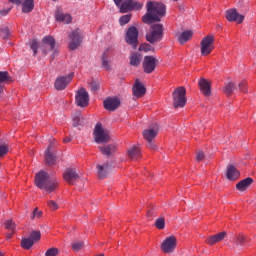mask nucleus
Instances as JSON below:
<instances>
[{
    "label": "nucleus",
    "instance_id": "1",
    "mask_svg": "<svg viewBox=\"0 0 256 256\" xmlns=\"http://www.w3.org/2000/svg\"><path fill=\"white\" fill-rule=\"evenodd\" d=\"M147 13L142 16V23L145 25H151L153 23H159L162 17H165L167 7L163 3L149 1L146 4Z\"/></svg>",
    "mask_w": 256,
    "mask_h": 256
},
{
    "label": "nucleus",
    "instance_id": "2",
    "mask_svg": "<svg viewBox=\"0 0 256 256\" xmlns=\"http://www.w3.org/2000/svg\"><path fill=\"white\" fill-rule=\"evenodd\" d=\"M34 183L38 189L46 192V195H49L59 187V181L45 170H40L35 174Z\"/></svg>",
    "mask_w": 256,
    "mask_h": 256
},
{
    "label": "nucleus",
    "instance_id": "3",
    "mask_svg": "<svg viewBox=\"0 0 256 256\" xmlns=\"http://www.w3.org/2000/svg\"><path fill=\"white\" fill-rule=\"evenodd\" d=\"M163 40V24H152L149 32L146 34V41L154 45Z\"/></svg>",
    "mask_w": 256,
    "mask_h": 256
},
{
    "label": "nucleus",
    "instance_id": "4",
    "mask_svg": "<svg viewBox=\"0 0 256 256\" xmlns=\"http://www.w3.org/2000/svg\"><path fill=\"white\" fill-rule=\"evenodd\" d=\"M173 95V107L174 109L183 108L187 105V90L185 87L180 86L174 90Z\"/></svg>",
    "mask_w": 256,
    "mask_h": 256
},
{
    "label": "nucleus",
    "instance_id": "5",
    "mask_svg": "<svg viewBox=\"0 0 256 256\" xmlns=\"http://www.w3.org/2000/svg\"><path fill=\"white\" fill-rule=\"evenodd\" d=\"M94 141L98 144H105L111 141V136H109V132L103 128V124L97 123L94 128Z\"/></svg>",
    "mask_w": 256,
    "mask_h": 256
},
{
    "label": "nucleus",
    "instance_id": "6",
    "mask_svg": "<svg viewBox=\"0 0 256 256\" xmlns=\"http://www.w3.org/2000/svg\"><path fill=\"white\" fill-rule=\"evenodd\" d=\"M69 50L70 51H75V49H79L81 47V44L83 43V33L81 32V29H76L72 31L69 34Z\"/></svg>",
    "mask_w": 256,
    "mask_h": 256
},
{
    "label": "nucleus",
    "instance_id": "7",
    "mask_svg": "<svg viewBox=\"0 0 256 256\" xmlns=\"http://www.w3.org/2000/svg\"><path fill=\"white\" fill-rule=\"evenodd\" d=\"M113 169V164L107 161H100L96 164V175L98 179H107L111 170Z\"/></svg>",
    "mask_w": 256,
    "mask_h": 256
},
{
    "label": "nucleus",
    "instance_id": "8",
    "mask_svg": "<svg viewBox=\"0 0 256 256\" xmlns=\"http://www.w3.org/2000/svg\"><path fill=\"white\" fill-rule=\"evenodd\" d=\"M125 41L128 45H131L133 49H137V45H139V30L137 27L131 26L128 28Z\"/></svg>",
    "mask_w": 256,
    "mask_h": 256
},
{
    "label": "nucleus",
    "instance_id": "9",
    "mask_svg": "<svg viewBox=\"0 0 256 256\" xmlns=\"http://www.w3.org/2000/svg\"><path fill=\"white\" fill-rule=\"evenodd\" d=\"M213 43H215V38L213 35H208L201 40L200 47L201 55H203V57H207V55H210V53L213 51Z\"/></svg>",
    "mask_w": 256,
    "mask_h": 256
},
{
    "label": "nucleus",
    "instance_id": "10",
    "mask_svg": "<svg viewBox=\"0 0 256 256\" xmlns=\"http://www.w3.org/2000/svg\"><path fill=\"white\" fill-rule=\"evenodd\" d=\"M175 247H177V238L175 236L166 237L161 244L163 253H173Z\"/></svg>",
    "mask_w": 256,
    "mask_h": 256
},
{
    "label": "nucleus",
    "instance_id": "11",
    "mask_svg": "<svg viewBox=\"0 0 256 256\" xmlns=\"http://www.w3.org/2000/svg\"><path fill=\"white\" fill-rule=\"evenodd\" d=\"M144 73H153L157 67V59L153 56H145L142 63Z\"/></svg>",
    "mask_w": 256,
    "mask_h": 256
},
{
    "label": "nucleus",
    "instance_id": "12",
    "mask_svg": "<svg viewBox=\"0 0 256 256\" xmlns=\"http://www.w3.org/2000/svg\"><path fill=\"white\" fill-rule=\"evenodd\" d=\"M70 81H73V73H70L66 76H59L56 78V81L54 83L55 89L57 91H63L67 88Z\"/></svg>",
    "mask_w": 256,
    "mask_h": 256
},
{
    "label": "nucleus",
    "instance_id": "13",
    "mask_svg": "<svg viewBox=\"0 0 256 256\" xmlns=\"http://www.w3.org/2000/svg\"><path fill=\"white\" fill-rule=\"evenodd\" d=\"M159 130L155 128H149L143 131V137L148 141V149H157V146L153 143V139L157 137Z\"/></svg>",
    "mask_w": 256,
    "mask_h": 256
},
{
    "label": "nucleus",
    "instance_id": "14",
    "mask_svg": "<svg viewBox=\"0 0 256 256\" xmlns=\"http://www.w3.org/2000/svg\"><path fill=\"white\" fill-rule=\"evenodd\" d=\"M55 43V38L53 36H45L42 39V45L40 46L43 55H47L49 51H53L55 49Z\"/></svg>",
    "mask_w": 256,
    "mask_h": 256
},
{
    "label": "nucleus",
    "instance_id": "15",
    "mask_svg": "<svg viewBox=\"0 0 256 256\" xmlns=\"http://www.w3.org/2000/svg\"><path fill=\"white\" fill-rule=\"evenodd\" d=\"M76 105L78 107H87L89 105V92L85 88L78 90L76 94Z\"/></svg>",
    "mask_w": 256,
    "mask_h": 256
},
{
    "label": "nucleus",
    "instance_id": "16",
    "mask_svg": "<svg viewBox=\"0 0 256 256\" xmlns=\"http://www.w3.org/2000/svg\"><path fill=\"white\" fill-rule=\"evenodd\" d=\"M226 19L227 21H230V23L236 22L241 24L243 21H245V16L239 14L237 9H229L226 11Z\"/></svg>",
    "mask_w": 256,
    "mask_h": 256
},
{
    "label": "nucleus",
    "instance_id": "17",
    "mask_svg": "<svg viewBox=\"0 0 256 256\" xmlns=\"http://www.w3.org/2000/svg\"><path fill=\"white\" fill-rule=\"evenodd\" d=\"M121 105V100L119 98H107L104 100V108L107 111H116V109H119Z\"/></svg>",
    "mask_w": 256,
    "mask_h": 256
},
{
    "label": "nucleus",
    "instance_id": "18",
    "mask_svg": "<svg viewBox=\"0 0 256 256\" xmlns=\"http://www.w3.org/2000/svg\"><path fill=\"white\" fill-rule=\"evenodd\" d=\"M134 97H143L147 93V89H145V86L139 79L135 80V84L132 88Z\"/></svg>",
    "mask_w": 256,
    "mask_h": 256
},
{
    "label": "nucleus",
    "instance_id": "19",
    "mask_svg": "<svg viewBox=\"0 0 256 256\" xmlns=\"http://www.w3.org/2000/svg\"><path fill=\"white\" fill-rule=\"evenodd\" d=\"M241 173L237 170V167L229 164L227 166V170H226V179H228V181H237V179H239Z\"/></svg>",
    "mask_w": 256,
    "mask_h": 256
},
{
    "label": "nucleus",
    "instance_id": "20",
    "mask_svg": "<svg viewBox=\"0 0 256 256\" xmlns=\"http://www.w3.org/2000/svg\"><path fill=\"white\" fill-rule=\"evenodd\" d=\"M55 19L56 21H59L60 23H65L66 25H69V23L73 21L71 14H64L59 8L55 12Z\"/></svg>",
    "mask_w": 256,
    "mask_h": 256
},
{
    "label": "nucleus",
    "instance_id": "21",
    "mask_svg": "<svg viewBox=\"0 0 256 256\" xmlns=\"http://www.w3.org/2000/svg\"><path fill=\"white\" fill-rule=\"evenodd\" d=\"M63 177L67 183H73V181H77V179H79V174H77L75 168L70 167L65 170Z\"/></svg>",
    "mask_w": 256,
    "mask_h": 256
},
{
    "label": "nucleus",
    "instance_id": "22",
    "mask_svg": "<svg viewBox=\"0 0 256 256\" xmlns=\"http://www.w3.org/2000/svg\"><path fill=\"white\" fill-rule=\"evenodd\" d=\"M199 88L200 91L203 93L204 97H209L211 95V83L207 81V79L202 78L199 80Z\"/></svg>",
    "mask_w": 256,
    "mask_h": 256
},
{
    "label": "nucleus",
    "instance_id": "23",
    "mask_svg": "<svg viewBox=\"0 0 256 256\" xmlns=\"http://www.w3.org/2000/svg\"><path fill=\"white\" fill-rule=\"evenodd\" d=\"M225 237H227V232L223 231L216 235L209 236L208 239H206V243L207 245H215L221 243Z\"/></svg>",
    "mask_w": 256,
    "mask_h": 256
},
{
    "label": "nucleus",
    "instance_id": "24",
    "mask_svg": "<svg viewBox=\"0 0 256 256\" xmlns=\"http://www.w3.org/2000/svg\"><path fill=\"white\" fill-rule=\"evenodd\" d=\"M102 67L106 71H111V50L109 48L102 54Z\"/></svg>",
    "mask_w": 256,
    "mask_h": 256
},
{
    "label": "nucleus",
    "instance_id": "25",
    "mask_svg": "<svg viewBox=\"0 0 256 256\" xmlns=\"http://www.w3.org/2000/svg\"><path fill=\"white\" fill-rule=\"evenodd\" d=\"M45 159H46V161H57V160L61 159V157H59V153H57V151H55L53 146L50 145V146H48V148L45 151Z\"/></svg>",
    "mask_w": 256,
    "mask_h": 256
},
{
    "label": "nucleus",
    "instance_id": "26",
    "mask_svg": "<svg viewBox=\"0 0 256 256\" xmlns=\"http://www.w3.org/2000/svg\"><path fill=\"white\" fill-rule=\"evenodd\" d=\"M251 185H253V178L248 177L238 182L236 184V189L243 193L248 187H251Z\"/></svg>",
    "mask_w": 256,
    "mask_h": 256
},
{
    "label": "nucleus",
    "instance_id": "27",
    "mask_svg": "<svg viewBox=\"0 0 256 256\" xmlns=\"http://www.w3.org/2000/svg\"><path fill=\"white\" fill-rule=\"evenodd\" d=\"M99 150L101 151L102 155H106V157H111L117 151V146L115 144H109L107 146H100Z\"/></svg>",
    "mask_w": 256,
    "mask_h": 256
},
{
    "label": "nucleus",
    "instance_id": "28",
    "mask_svg": "<svg viewBox=\"0 0 256 256\" xmlns=\"http://www.w3.org/2000/svg\"><path fill=\"white\" fill-rule=\"evenodd\" d=\"M142 60H143V56L138 52H133L130 55V65L132 67H139L141 65Z\"/></svg>",
    "mask_w": 256,
    "mask_h": 256
},
{
    "label": "nucleus",
    "instance_id": "29",
    "mask_svg": "<svg viewBox=\"0 0 256 256\" xmlns=\"http://www.w3.org/2000/svg\"><path fill=\"white\" fill-rule=\"evenodd\" d=\"M22 12L23 13H31L33 9H35V2L34 0H24L22 3Z\"/></svg>",
    "mask_w": 256,
    "mask_h": 256
},
{
    "label": "nucleus",
    "instance_id": "30",
    "mask_svg": "<svg viewBox=\"0 0 256 256\" xmlns=\"http://www.w3.org/2000/svg\"><path fill=\"white\" fill-rule=\"evenodd\" d=\"M72 121H73V127H83V125H85V117H83L81 112H77L73 116Z\"/></svg>",
    "mask_w": 256,
    "mask_h": 256
},
{
    "label": "nucleus",
    "instance_id": "31",
    "mask_svg": "<svg viewBox=\"0 0 256 256\" xmlns=\"http://www.w3.org/2000/svg\"><path fill=\"white\" fill-rule=\"evenodd\" d=\"M191 37H193V31L187 30L182 32V34L178 37L179 44L185 45V43H187Z\"/></svg>",
    "mask_w": 256,
    "mask_h": 256
},
{
    "label": "nucleus",
    "instance_id": "32",
    "mask_svg": "<svg viewBox=\"0 0 256 256\" xmlns=\"http://www.w3.org/2000/svg\"><path fill=\"white\" fill-rule=\"evenodd\" d=\"M11 81V76H9V72L2 71L0 72V95L3 93V84L9 83Z\"/></svg>",
    "mask_w": 256,
    "mask_h": 256
},
{
    "label": "nucleus",
    "instance_id": "33",
    "mask_svg": "<svg viewBox=\"0 0 256 256\" xmlns=\"http://www.w3.org/2000/svg\"><path fill=\"white\" fill-rule=\"evenodd\" d=\"M119 8L120 13H129L133 9V0H125Z\"/></svg>",
    "mask_w": 256,
    "mask_h": 256
},
{
    "label": "nucleus",
    "instance_id": "34",
    "mask_svg": "<svg viewBox=\"0 0 256 256\" xmlns=\"http://www.w3.org/2000/svg\"><path fill=\"white\" fill-rule=\"evenodd\" d=\"M128 157L130 159H141V150L137 146H133L128 150Z\"/></svg>",
    "mask_w": 256,
    "mask_h": 256
},
{
    "label": "nucleus",
    "instance_id": "35",
    "mask_svg": "<svg viewBox=\"0 0 256 256\" xmlns=\"http://www.w3.org/2000/svg\"><path fill=\"white\" fill-rule=\"evenodd\" d=\"M247 243V238L243 234H238L233 240L234 247H243Z\"/></svg>",
    "mask_w": 256,
    "mask_h": 256
},
{
    "label": "nucleus",
    "instance_id": "36",
    "mask_svg": "<svg viewBox=\"0 0 256 256\" xmlns=\"http://www.w3.org/2000/svg\"><path fill=\"white\" fill-rule=\"evenodd\" d=\"M234 91H237V86L233 82H228L224 87L225 95H227V97H231Z\"/></svg>",
    "mask_w": 256,
    "mask_h": 256
},
{
    "label": "nucleus",
    "instance_id": "37",
    "mask_svg": "<svg viewBox=\"0 0 256 256\" xmlns=\"http://www.w3.org/2000/svg\"><path fill=\"white\" fill-rule=\"evenodd\" d=\"M33 245H35V241H33V239L29 238H22L21 240V247L23 249H31V247H33Z\"/></svg>",
    "mask_w": 256,
    "mask_h": 256
},
{
    "label": "nucleus",
    "instance_id": "38",
    "mask_svg": "<svg viewBox=\"0 0 256 256\" xmlns=\"http://www.w3.org/2000/svg\"><path fill=\"white\" fill-rule=\"evenodd\" d=\"M11 35V30L9 27L0 28V37L2 39H8V37Z\"/></svg>",
    "mask_w": 256,
    "mask_h": 256
},
{
    "label": "nucleus",
    "instance_id": "39",
    "mask_svg": "<svg viewBox=\"0 0 256 256\" xmlns=\"http://www.w3.org/2000/svg\"><path fill=\"white\" fill-rule=\"evenodd\" d=\"M9 153V146L7 144H0V159Z\"/></svg>",
    "mask_w": 256,
    "mask_h": 256
},
{
    "label": "nucleus",
    "instance_id": "40",
    "mask_svg": "<svg viewBox=\"0 0 256 256\" xmlns=\"http://www.w3.org/2000/svg\"><path fill=\"white\" fill-rule=\"evenodd\" d=\"M139 51H144V53H147L149 51H155V49L153 48V46H151V44L144 43L139 46Z\"/></svg>",
    "mask_w": 256,
    "mask_h": 256
},
{
    "label": "nucleus",
    "instance_id": "41",
    "mask_svg": "<svg viewBox=\"0 0 256 256\" xmlns=\"http://www.w3.org/2000/svg\"><path fill=\"white\" fill-rule=\"evenodd\" d=\"M131 21V14H126L124 16H121L119 19L120 25H127Z\"/></svg>",
    "mask_w": 256,
    "mask_h": 256
},
{
    "label": "nucleus",
    "instance_id": "42",
    "mask_svg": "<svg viewBox=\"0 0 256 256\" xmlns=\"http://www.w3.org/2000/svg\"><path fill=\"white\" fill-rule=\"evenodd\" d=\"M59 255V249L52 247L45 252V256H57Z\"/></svg>",
    "mask_w": 256,
    "mask_h": 256
},
{
    "label": "nucleus",
    "instance_id": "43",
    "mask_svg": "<svg viewBox=\"0 0 256 256\" xmlns=\"http://www.w3.org/2000/svg\"><path fill=\"white\" fill-rule=\"evenodd\" d=\"M156 229H165V218H158L155 222Z\"/></svg>",
    "mask_w": 256,
    "mask_h": 256
},
{
    "label": "nucleus",
    "instance_id": "44",
    "mask_svg": "<svg viewBox=\"0 0 256 256\" xmlns=\"http://www.w3.org/2000/svg\"><path fill=\"white\" fill-rule=\"evenodd\" d=\"M32 241H39L41 239V232L40 231H32L29 236Z\"/></svg>",
    "mask_w": 256,
    "mask_h": 256
},
{
    "label": "nucleus",
    "instance_id": "45",
    "mask_svg": "<svg viewBox=\"0 0 256 256\" xmlns=\"http://www.w3.org/2000/svg\"><path fill=\"white\" fill-rule=\"evenodd\" d=\"M85 247V244L81 241L72 243V249L73 251H81Z\"/></svg>",
    "mask_w": 256,
    "mask_h": 256
},
{
    "label": "nucleus",
    "instance_id": "46",
    "mask_svg": "<svg viewBox=\"0 0 256 256\" xmlns=\"http://www.w3.org/2000/svg\"><path fill=\"white\" fill-rule=\"evenodd\" d=\"M5 229H9L10 231H15V223L13 220H8L4 223Z\"/></svg>",
    "mask_w": 256,
    "mask_h": 256
},
{
    "label": "nucleus",
    "instance_id": "47",
    "mask_svg": "<svg viewBox=\"0 0 256 256\" xmlns=\"http://www.w3.org/2000/svg\"><path fill=\"white\" fill-rule=\"evenodd\" d=\"M31 49L33 51L34 56L37 55V50L39 49V42H37V40L32 41Z\"/></svg>",
    "mask_w": 256,
    "mask_h": 256
},
{
    "label": "nucleus",
    "instance_id": "48",
    "mask_svg": "<svg viewBox=\"0 0 256 256\" xmlns=\"http://www.w3.org/2000/svg\"><path fill=\"white\" fill-rule=\"evenodd\" d=\"M196 159H197V161H203V159H211V157H209V156H207V155H205L204 153H203V151H199L198 153H197V155H196Z\"/></svg>",
    "mask_w": 256,
    "mask_h": 256
},
{
    "label": "nucleus",
    "instance_id": "49",
    "mask_svg": "<svg viewBox=\"0 0 256 256\" xmlns=\"http://www.w3.org/2000/svg\"><path fill=\"white\" fill-rule=\"evenodd\" d=\"M238 87H239V90L242 92V93H247V82L245 80H243L242 82H240L238 84Z\"/></svg>",
    "mask_w": 256,
    "mask_h": 256
},
{
    "label": "nucleus",
    "instance_id": "50",
    "mask_svg": "<svg viewBox=\"0 0 256 256\" xmlns=\"http://www.w3.org/2000/svg\"><path fill=\"white\" fill-rule=\"evenodd\" d=\"M48 207L50 209H52V211H55V210L59 209V204H57V202H55L53 200H50V201H48Z\"/></svg>",
    "mask_w": 256,
    "mask_h": 256
},
{
    "label": "nucleus",
    "instance_id": "51",
    "mask_svg": "<svg viewBox=\"0 0 256 256\" xmlns=\"http://www.w3.org/2000/svg\"><path fill=\"white\" fill-rule=\"evenodd\" d=\"M143 3L132 0V9H142Z\"/></svg>",
    "mask_w": 256,
    "mask_h": 256
},
{
    "label": "nucleus",
    "instance_id": "52",
    "mask_svg": "<svg viewBox=\"0 0 256 256\" xmlns=\"http://www.w3.org/2000/svg\"><path fill=\"white\" fill-rule=\"evenodd\" d=\"M90 87H91L92 91H99V82L92 81L90 83Z\"/></svg>",
    "mask_w": 256,
    "mask_h": 256
},
{
    "label": "nucleus",
    "instance_id": "53",
    "mask_svg": "<svg viewBox=\"0 0 256 256\" xmlns=\"http://www.w3.org/2000/svg\"><path fill=\"white\" fill-rule=\"evenodd\" d=\"M42 212L39 211L37 208L33 211L31 219H39L41 217Z\"/></svg>",
    "mask_w": 256,
    "mask_h": 256
},
{
    "label": "nucleus",
    "instance_id": "54",
    "mask_svg": "<svg viewBox=\"0 0 256 256\" xmlns=\"http://www.w3.org/2000/svg\"><path fill=\"white\" fill-rule=\"evenodd\" d=\"M10 3H14V5H21V3H23L24 0H9Z\"/></svg>",
    "mask_w": 256,
    "mask_h": 256
},
{
    "label": "nucleus",
    "instance_id": "55",
    "mask_svg": "<svg viewBox=\"0 0 256 256\" xmlns=\"http://www.w3.org/2000/svg\"><path fill=\"white\" fill-rule=\"evenodd\" d=\"M57 55H59V50H54L51 56V61H53V59H55Z\"/></svg>",
    "mask_w": 256,
    "mask_h": 256
},
{
    "label": "nucleus",
    "instance_id": "56",
    "mask_svg": "<svg viewBox=\"0 0 256 256\" xmlns=\"http://www.w3.org/2000/svg\"><path fill=\"white\" fill-rule=\"evenodd\" d=\"M9 11H11V9L0 10V15L5 16L9 13Z\"/></svg>",
    "mask_w": 256,
    "mask_h": 256
},
{
    "label": "nucleus",
    "instance_id": "57",
    "mask_svg": "<svg viewBox=\"0 0 256 256\" xmlns=\"http://www.w3.org/2000/svg\"><path fill=\"white\" fill-rule=\"evenodd\" d=\"M116 7H121V3H123V0H113Z\"/></svg>",
    "mask_w": 256,
    "mask_h": 256
},
{
    "label": "nucleus",
    "instance_id": "58",
    "mask_svg": "<svg viewBox=\"0 0 256 256\" xmlns=\"http://www.w3.org/2000/svg\"><path fill=\"white\" fill-rule=\"evenodd\" d=\"M71 141V138H65L64 143H69Z\"/></svg>",
    "mask_w": 256,
    "mask_h": 256
},
{
    "label": "nucleus",
    "instance_id": "59",
    "mask_svg": "<svg viewBox=\"0 0 256 256\" xmlns=\"http://www.w3.org/2000/svg\"><path fill=\"white\" fill-rule=\"evenodd\" d=\"M246 159H255V158H253V157H251V156H248V157H246Z\"/></svg>",
    "mask_w": 256,
    "mask_h": 256
},
{
    "label": "nucleus",
    "instance_id": "60",
    "mask_svg": "<svg viewBox=\"0 0 256 256\" xmlns=\"http://www.w3.org/2000/svg\"><path fill=\"white\" fill-rule=\"evenodd\" d=\"M7 239H11V234H8Z\"/></svg>",
    "mask_w": 256,
    "mask_h": 256
},
{
    "label": "nucleus",
    "instance_id": "61",
    "mask_svg": "<svg viewBox=\"0 0 256 256\" xmlns=\"http://www.w3.org/2000/svg\"><path fill=\"white\" fill-rule=\"evenodd\" d=\"M0 256H3V253H2V252H0Z\"/></svg>",
    "mask_w": 256,
    "mask_h": 256
},
{
    "label": "nucleus",
    "instance_id": "62",
    "mask_svg": "<svg viewBox=\"0 0 256 256\" xmlns=\"http://www.w3.org/2000/svg\"><path fill=\"white\" fill-rule=\"evenodd\" d=\"M52 1H57V0H52Z\"/></svg>",
    "mask_w": 256,
    "mask_h": 256
},
{
    "label": "nucleus",
    "instance_id": "63",
    "mask_svg": "<svg viewBox=\"0 0 256 256\" xmlns=\"http://www.w3.org/2000/svg\"><path fill=\"white\" fill-rule=\"evenodd\" d=\"M173 1H177V0H173Z\"/></svg>",
    "mask_w": 256,
    "mask_h": 256
}]
</instances>
